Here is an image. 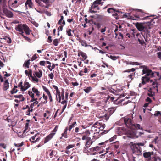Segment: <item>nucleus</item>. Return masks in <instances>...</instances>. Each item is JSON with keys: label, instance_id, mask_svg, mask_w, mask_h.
Returning <instances> with one entry per match:
<instances>
[{"label": "nucleus", "instance_id": "obj_1", "mask_svg": "<svg viewBox=\"0 0 161 161\" xmlns=\"http://www.w3.org/2000/svg\"><path fill=\"white\" fill-rule=\"evenodd\" d=\"M135 25L138 30L142 31L141 34L145 39L143 33L145 35L149 33V30L151 28L150 26L147 23L139 22L136 23Z\"/></svg>", "mask_w": 161, "mask_h": 161}, {"label": "nucleus", "instance_id": "obj_2", "mask_svg": "<svg viewBox=\"0 0 161 161\" xmlns=\"http://www.w3.org/2000/svg\"><path fill=\"white\" fill-rule=\"evenodd\" d=\"M15 30L20 32L19 34L21 35L23 34L24 32H25L26 35H29L30 34L31 30H30L29 28L25 24H19L18 25H16L15 27Z\"/></svg>", "mask_w": 161, "mask_h": 161}, {"label": "nucleus", "instance_id": "obj_3", "mask_svg": "<svg viewBox=\"0 0 161 161\" xmlns=\"http://www.w3.org/2000/svg\"><path fill=\"white\" fill-rule=\"evenodd\" d=\"M133 153L137 155L142 154V149L139 146H137L135 143L131 142L130 144Z\"/></svg>", "mask_w": 161, "mask_h": 161}, {"label": "nucleus", "instance_id": "obj_4", "mask_svg": "<svg viewBox=\"0 0 161 161\" xmlns=\"http://www.w3.org/2000/svg\"><path fill=\"white\" fill-rule=\"evenodd\" d=\"M97 126H99V127H98L99 129L98 130L99 131L98 132L94 133V134L95 135L94 136H96V135L97 134V133H98V134L100 135V133L101 132V131H102L105 127V125L102 122H96L94 125V126L92 127V129L91 130V131H93V130L96 131H97V130L95 129V128L97 127Z\"/></svg>", "mask_w": 161, "mask_h": 161}, {"label": "nucleus", "instance_id": "obj_5", "mask_svg": "<svg viewBox=\"0 0 161 161\" xmlns=\"http://www.w3.org/2000/svg\"><path fill=\"white\" fill-rule=\"evenodd\" d=\"M102 3L101 1H94L89 9L90 12L92 13H96L97 11H95L94 10H99L100 9V8L98 6V5L101 4Z\"/></svg>", "mask_w": 161, "mask_h": 161}, {"label": "nucleus", "instance_id": "obj_6", "mask_svg": "<svg viewBox=\"0 0 161 161\" xmlns=\"http://www.w3.org/2000/svg\"><path fill=\"white\" fill-rule=\"evenodd\" d=\"M133 118L132 114H130L129 115L124 118V122L127 127L130 129L133 124L132 120Z\"/></svg>", "mask_w": 161, "mask_h": 161}, {"label": "nucleus", "instance_id": "obj_7", "mask_svg": "<svg viewBox=\"0 0 161 161\" xmlns=\"http://www.w3.org/2000/svg\"><path fill=\"white\" fill-rule=\"evenodd\" d=\"M13 0H9L8 3V5L9 8L11 10L14 11L16 12H19L18 10H14L12 8H15L18 7L19 6V4L18 3V1L15 0L13 1Z\"/></svg>", "mask_w": 161, "mask_h": 161}, {"label": "nucleus", "instance_id": "obj_8", "mask_svg": "<svg viewBox=\"0 0 161 161\" xmlns=\"http://www.w3.org/2000/svg\"><path fill=\"white\" fill-rule=\"evenodd\" d=\"M137 15L136 16V18L135 19H142V17H144L146 15L148 14L144 12L142 10H139L136 13Z\"/></svg>", "mask_w": 161, "mask_h": 161}, {"label": "nucleus", "instance_id": "obj_9", "mask_svg": "<svg viewBox=\"0 0 161 161\" xmlns=\"http://www.w3.org/2000/svg\"><path fill=\"white\" fill-rule=\"evenodd\" d=\"M155 88H156L157 92H158L157 85H156L155 86L150 88L147 89L148 92L147 93V94L149 97H153L155 95V92H153V89Z\"/></svg>", "mask_w": 161, "mask_h": 161}, {"label": "nucleus", "instance_id": "obj_10", "mask_svg": "<svg viewBox=\"0 0 161 161\" xmlns=\"http://www.w3.org/2000/svg\"><path fill=\"white\" fill-rule=\"evenodd\" d=\"M96 116L99 118H103L106 120L107 115L106 113H105L104 112L100 110L96 114Z\"/></svg>", "mask_w": 161, "mask_h": 161}, {"label": "nucleus", "instance_id": "obj_11", "mask_svg": "<svg viewBox=\"0 0 161 161\" xmlns=\"http://www.w3.org/2000/svg\"><path fill=\"white\" fill-rule=\"evenodd\" d=\"M116 108L115 107H112L108 109L107 114V116L106 118V120L107 121L110 115H111L115 111Z\"/></svg>", "mask_w": 161, "mask_h": 161}, {"label": "nucleus", "instance_id": "obj_12", "mask_svg": "<svg viewBox=\"0 0 161 161\" xmlns=\"http://www.w3.org/2000/svg\"><path fill=\"white\" fill-rule=\"evenodd\" d=\"M136 137V134L133 131H129L126 134V136H124L125 139L133 138Z\"/></svg>", "mask_w": 161, "mask_h": 161}, {"label": "nucleus", "instance_id": "obj_13", "mask_svg": "<svg viewBox=\"0 0 161 161\" xmlns=\"http://www.w3.org/2000/svg\"><path fill=\"white\" fill-rule=\"evenodd\" d=\"M53 87L54 89H55L56 90V100H58V97L59 98V102H61V93L60 92V91L58 89V87L55 85H53Z\"/></svg>", "mask_w": 161, "mask_h": 161}, {"label": "nucleus", "instance_id": "obj_14", "mask_svg": "<svg viewBox=\"0 0 161 161\" xmlns=\"http://www.w3.org/2000/svg\"><path fill=\"white\" fill-rule=\"evenodd\" d=\"M3 12L4 13L6 16L8 18H12L13 16V13L10 11L8 10L7 8L3 9Z\"/></svg>", "mask_w": 161, "mask_h": 161}, {"label": "nucleus", "instance_id": "obj_15", "mask_svg": "<svg viewBox=\"0 0 161 161\" xmlns=\"http://www.w3.org/2000/svg\"><path fill=\"white\" fill-rule=\"evenodd\" d=\"M37 134H36L34 136H32L31 138L29 139V141L32 143H35L36 142L39 141L40 138L39 137L36 138Z\"/></svg>", "mask_w": 161, "mask_h": 161}, {"label": "nucleus", "instance_id": "obj_16", "mask_svg": "<svg viewBox=\"0 0 161 161\" xmlns=\"http://www.w3.org/2000/svg\"><path fill=\"white\" fill-rule=\"evenodd\" d=\"M6 0H0V10L1 8L3 10L7 8Z\"/></svg>", "mask_w": 161, "mask_h": 161}, {"label": "nucleus", "instance_id": "obj_17", "mask_svg": "<svg viewBox=\"0 0 161 161\" xmlns=\"http://www.w3.org/2000/svg\"><path fill=\"white\" fill-rule=\"evenodd\" d=\"M146 74L145 76H149L150 75L153 76H154V73L152 72L151 70L148 69L147 71H145L144 70H142V74Z\"/></svg>", "mask_w": 161, "mask_h": 161}, {"label": "nucleus", "instance_id": "obj_18", "mask_svg": "<svg viewBox=\"0 0 161 161\" xmlns=\"http://www.w3.org/2000/svg\"><path fill=\"white\" fill-rule=\"evenodd\" d=\"M55 135V133H51L47 136L45 139L44 143H46L51 140Z\"/></svg>", "mask_w": 161, "mask_h": 161}, {"label": "nucleus", "instance_id": "obj_19", "mask_svg": "<svg viewBox=\"0 0 161 161\" xmlns=\"http://www.w3.org/2000/svg\"><path fill=\"white\" fill-rule=\"evenodd\" d=\"M109 149V148H107L106 149V152L104 153L101 154L99 156V157L101 158L102 159H105V157H108V155H107V154L109 152V154L110 155L112 154V153L110 152H108V150Z\"/></svg>", "mask_w": 161, "mask_h": 161}, {"label": "nucleus", "instance_id": "obj_20", "mask_svg": "<svg viewBox=\"0 0 161 161\" xmlns=\"http://www.w3.org/2000/svg\"><path fill=\"white\" fill-rule=\"evenodd\" d=\"M92 143L93 142L91 141L90 140L86 141L85 144V146L83 148L84 151H85L86 150L89 149V148L90 147V146L92 144Z\"/></svg>", "mask_w": 161, "mask_h": 161}, {"label": "nucleus", "instance_id": "obj_21", "mask_svg": "<svg viewBox=\"0 0 161 161\" xmlns=\"http://www.w3.org/2000/svg\"><path fill=\"white\" fill-rule=\"evenodd\" d=\"M78 56L80 57L81 56L84 60L86 59L87 58V56L86 54L85 53L81 51L80 50L78 51Z\"/></svg>", "mask_w": 161, "mask_h": 161}, {"label": "nucleus", "instance_id": "obj_22", "mask_svg": "<svg viewBox=\"0 0 161 161\" xmlns=\"http://www.w3.org/2000/svg\"><path fill=\"white\" fill-rule=\"evenodd\" d=\"M60 103H61L63 105V107L62 111L59 114L60 115L64 111V110L66 108L67 104V101L66 100H63L62 101H61Z\"/></svg>", "mask_w": 161, "mask_h": 161}, {"label": "nucleus", "instance_id": "obj_23", "mask_svg": "<svg viewBox=\"0 0 161 161\" xmlns=\"http://www.w3.org/2000/svg\"><path fill=\"white\" fill-rule=\"evenodd\" d=\"M30 85L29 82L25 81L24 83V86L22 87L21 91H24L30 87Z\"/></svg>", "mask_w": 161, "mask_h": 161}, {"label": "nucleus", "instance_id": "obj_24", "mask_svg": "<svg viewBox=\"0 0 161 161\" xmlns=\"http://www.w3.org/2000/svg\"><path fill=\"white\" fill-rule=\"evenodd\" d=\"M141 79L142 80V84L143 85L145 84L146 82H149L150 80L149 78L146 76H145L142 77Z\"/></svg>", "mask_w": 161, "mask_h": 161}, {"label": "nucleus", "instance_id": "obj_25", "mask_svg": "<svg viewBox=\"0 0 161 161\" xmlns=\"http://www.w3.org/2000/svg\"><path fill=\"white\" fill-rule=\"evenodd\" d=\"M42 75V71L40 69H38V71H35L34 72V75H36V76L38 78H40Z\"/></svg>", "mask_w": 161, "mask_h": 161}, {"label": "nucleus", "instance_id": "obj_26", "mask_svg": "<svg viewBox=\"0 0 161 161\" xmlns=\"http://www.w3.org/2000/svg\"><path fill=\"white\" fill-rule=\"evenodd\" d=\"M153 154V152H144L143 154V156L144 157L146 158H148L151 157L152 155Z\"/></svg>", "mask_w": 161, "mask_h": 161}, {"label": "nucleus", "instance_id": "obj_27", "mask_svg": "<svg viewBox=\"0 0 161 161\" xmlns=\"http://www.w3.org/2000/svg\"><path fill=\"white\" fill-rule=\"evenodd\" d=\"M107 12L108 13H113L115 12H121L118 9H114L113 8H108L107 9ZM122 13V12H121Z\"/></svg>", "mask_w": 161, "mask_h": 161}, {"label": "nucleus", "instance_id": "obj_28", "mask_svg": "<svg viewBox=\"0 0 161 161\" xmlns=\"http://www.w3.org/2000/svg\"><path fill=\"white\" fill-rule=\"evenodd\" d=\"M9 87V83L8 80L7 79L4 83L3 90L4 91H6L8 88Z\"/></svg>", "mask_w": 161, "mask_h": 161}, {"label": "nucleus", "instance_id": "obj_29", "mask_svg": "<svg viewBox=\"0 0 161 161\" xmlns=\"http://www.w3.org/2000/svg\"><path fill=\"white\" fill-rule=\"evenodd\" d=\"M76 125V121H75L73 122L71 125H70L69 127H66V128H67V129L70 132L71 131L72 129Z\"/></svg>", "mask_w": 161, "mask_h": 161}, {"label": "nucleus", "instance_id": "obj_30", "mask_svg": "<svg viewBox=\"0 0 161 161\" xmlns=\"http://www.w3.org/2000/svg\"><path fill=\"white\" fill-rule=\"evenodd\" d=\"M27 5H28L29 8H33V4L31 1V0H27L25 3V6H26Z\"/></svg>", "mask_w": 161, "mask_h": 161}, {"label": "nucleus", "instance_id": "obj_31", "mask_svg": "<svg viewBox=\"0 0 161 161\" xmlns=\"http://www.w3.org/2000/svg\"><path fill=\"white\" fill-rule=\"evenodd\" d=\"M28 75V76L29 79H30V77L31 78L32 82H38L39 80L35 76H33L32 74H30Z\"/></svg>", "mask_w": 161, "mask_h": 161}, {"label": "nucleus", "instance_id": "obj_32", "mask_svg": "<svg viewBox=\"0 0 161 161\" xmlns=\"http://www.w3.org/2000/svg\"><path fill=\"white\" fill-rule=\"evenodd\" d=\"M68 130L67 129V128H65L64 129V132L62 133L61 134L62 136L60 138V139H62L63 137L66 138L68 137L67 132Z\"/></svg>", "mask_w": 161, "mask_h": 161}, {"label": "nucleus", "instance_id": "obj_33", "mask_svg": "<svg viewBox=\"0 0 161 161\" xmlns=\"http://www.w3.org/2000/svg\"><path fill=\"white\" fill-rule=\"evenodd\" d=\"M126 64L127 65L130 64V65H140L142 64V63H139L138 62H129L127 61H126L125 62Z\"/></svg>", "mask_w": 161, "mask_h": 161}, {"label": "nucleus", "instance_id": "obj_34", "mask_svg": "<svg viewBox=\"0 0 161 161\" xmlns=\"http://www.w3.org/2000/svg\"><path fill=\"white\" fill-rule=\"evenodd\" d=\"M77 40L79 41V42L80 43H81V45L82 46H84L85 47L88 46V45H87L86 41L80 39L79 38L78 39H77Z\"/></svg>", "mask_w": 161, "mask_h": 161}, {"label": "nucleus", "instance_id": "obj_35", "mask_svg": "<svg viewBox=\"0 0 161 161\" xmlns=\"http://www.w3.org/2000/svg\"><path fill=\"white\" fill-rule=\"evenodd\" d=\"M101 149V148L100 147L97 146L95 147H93L90 148H89V149H88L90 150V151L94 152L99 151V150H100Z\"/></svg>", "mask_w": 161, "mask_h": 161}, {"label": "nucleus", "instance_id": "obj_36", "mask_svg": "<svg viewBox=\"0 0 161 161\" xmlns=\"http://www.w3.org/2000/svg\"><path fill=\"white\" fill-rule=\"evenodd\" d=\"M32 91L34 92L36 94V95L38 97H39V96L40 95V92L38 89L34 87L32 88Z\"/></svg>", "mask_w": 161, "mask_h": 161}, {"label": "nucleus", "instance_id": "obj_37", "mask_svg": "<svg viewBox=\"0 0 161 161\" xmlns=\"http://www.w3.org/2000/svg\"><path fill=\"white\" fill-rule=\"evenodd\" d=\"M82 129L80 127H75V132L76 133H78L79 134H82V132L81 131Z\"/></svg>", "mask_w": 161, "mask_h": 161}, {"label": "nucleus", "instance_id": "obj_38", "mask_svg": "<svg viewBox=\"0 0 161 161\" xmlns=\"http://www.w3.org/2000/svg\"><path fill=\"white\" fill-rule=\"evenodd\" d=\"M30 59H29L27 61H25L24 63L23 64V66L24 67H25L29 68V65L30 64Z\"/></svg>", "mask_w": 161, "mask_h": 161}, {"label": "nucleus", "instance_id": "obj_39", "mask_svg": "<svg viewBox=\"0 0 161 161\" xmlns=\"http://www.w3.org/2000/svg\"><path fill=\"white\" fill-rule=\"evenodd\" d=\"M92 89V88L91 87L89 86L84 89L83 90L86 93H89Z\"/></svg>", "mask_w": 161, "mask_h": 161}, {"label": "nucleus", "instance_id": "obj_40", "mask_svg": "<svg viewBox=\"0 0 161 161\" xmlns=\"http://www.w3.org/2000/svg\"><path fill=\"white\" fill-rule=\"evenodd\" d=\"M140 125L139 124H133L132 127L130 128L131 129H140Z\"/></svg>", "mask_w": 161, "mask_h": 161}, {"label": "nucleus", "instance_id": "obj_41", "mask_svg": "<svg viewBox=\"0 0 161 161\" xmlns=\"http://www.w3.org/2000/svg\"><path fill=\"white\" fill-rule=\"evenodd\" d=\"M60 41V39H56L53 40V44L55 46H57Z\"/></svg>", "mask_w": 161, "mask_h": 161}, {"label": "nucleus", "instance_id": "obj_42", "mask_svg": "<svg viewBox=\"0 0 161 161\" xmlns=\"http://www.w3.org/2000/svg\"><path fill=\"white\" fill-rule=\"evenodd\" d=\"M17 88V86H14V88L12 89L11 91L10 92L12 94H13L14 93H16L18 90L16 89Z\"/></svg>", "mask_w": 161, "mask_h": 161}, {"label": "nucleus", "instance_id": "obj_43", "mask_svg": "<svg viewBox=\"0 0 161 161\" xmlns=\"http://www.w3.org/2000/svg\"><path fill=\"white\" fill-rule=\"evenodd\" d=\"M57 152L55 150H52L50 153L49 154V156L51 158H52L53 155H54V156H56V155H57Z\"/></svg>", "mask_w": 161, "mask_h": 161}, {"label": "nucleus", "instance_id": "obj_44", "mask_svg": "<svg viewBox=\"0 0 161 161\" xmlns=\"http://www.w3.org/2000/svg\"><path fill=\"white\" fill-rule=\"evenodd\" d=\"M42 87L43 90L46 92L47 95L51 93L49 90L46 86L42 85Z\"/></svg>", "mask_w": 161, "mask_h": 161}, {"label": "nucleus", "instance_id": "obj_45", "mask_svg": "<svg viewBox=\"0 0 161 161\" xmlns=\"http://www.w3.org/2000/svg\"><path fill=\"white\" fill-rule=\"evenodd\" d=\"M43 98L45 100V101L43 102L42 101V103L43 104H45L47 103V99L48 98L47 97V96L45 94H43L42 96Z\"/></svg>", "mask_w": 161, "mask_h": 161}, {"label": "nucleus", "instance_id": "obj_46", "mask_svg": "<svg viewBox=\"0 0 161 161\" xmlns=\"http://www.w3.org/2000/svg\"><path fill=\"white\" fill-rule=\"evenodd\" d=\"M82 140H86V141L87 140H91L90 137H88L87 135H84L82 136Z\"/></svg>", "mask_w": 161, "mask_h": 161}, {"label": "nucleus", "instance_id": "obj_47", "mask_svg": "<svg viewBox=\"0 0 161 161\" xmlns=\"http://www.w3.org/2000/svg\"><path fill=\"white\" fill-rule=\"evenodd\" d=\"M138 41H139V44L142 45H143L144 44H146L144 40L142 38H139L138 39Z\"/></svg>", "mask_w": 161, "mask_h": 161}, {"label": "nucleus", "instance_id": "obj_48", "mask_svg": "<svg viewBox=\"0 0 161 161\" xmlns=\"http://www.w3.org/2000/svg\"><path fill=\"white\" fill-rule=\"evenodd\" d=\"M38 56V55L36 53L34 54L31 58V61H32L36 59L37 58V56Z\"/></svg>", "mask_w": 161, "mask_h": 161}, {"label": "nucleus", "instance_id": "obj_49", "mask_svg": "<svg viewBox=\"0 0 161 161\" xmlns=\"http://www.w3.org/2000/svg\"><path fill=\"white\" fill-rule=\"evenodd\" d=\"M38 101H36L35 102H33V103H31L30 105V107L31 108H33V107L36 105L38 104Z\"/></svg>", "mask_w": 161, "mask_h": 161}, {"label": "nucleus", "instance_id": "obj_50", "mask_svg": "<svg viewBox=\"0 0 161 161\" xmlns=\"http://www.w3.org/2000/svg\"><path fill=\"white\" fill-rule=\"evenodd\" d=\"M72 30L70 29H68L66 30V33L69 36H72V35L71 34V31Z\"/></svg>", "mask_w": 161, "mask_h": 161}, {"label": "nucleus", "instance_id": "obj_51", "mask_svg": "<svg viewBox=\"0 0 161 161\" xmlns=\"http://www.w3.org/2000/svg\"><path fill=\"white\" fill-rule=\"evenodd\" d=\"M28 94L31 97V98H33L34 97V94L32 92L30 91H28Z\"/></svg>", "mask_w": 161, "mask_h": 161}, {"label": "nucleus", "instance_id": "obj_52", "mask_svg": "<svg viewBox=\"0 0 161 161\" xmlns=\"http://www.w3.org/2000/svg\"><path fill=\"white\" fill-rule=\"evenodd\" d=\"M21 35L26 41H28L29 42H31V39L30 38L25 36L23 34V35Z\"/></svg>", "mask_w": 161, "mask_h": 161}, {"label": "nucleus", "instance_id": "obj_53", "mask_svg": "<svg viewBox=\"0 0 161 161\" xmlns=\"http://www.w3.org/2000/svg\"><path fill=\"white\" fill-rule=\"evenodd\" d=\"M14 146L17 147H22L23 145V142H22L20 143H18V144H16L15 143H14Z\"/></svg>", "mask_w": 161, "mask_h": 161}, {"label": "nucleus", "instance_id": "obj_54", "mask_svg": "<svg viewBox=\"0 0 161 161\" xmlns=\"http://www.w3.org/2000/svg\"><path fill=\"white\" fill-rule=\"evenodd\" d=\"M93 24L95 25L97 27V28L98 29H99L100 28V27H101V25H100V24L99 23H98V22H94L93 23Z\"/></svg>", "mask_w": 161, "mask_h": 161}, {"label": "nucleus", "instance_id": "obj_55", "mask_svg": "<svg viewBox=\"0 0 161 161\" xmlns=\"http://www.w3.org/2000/svg\"><path fill=\"white\" fill-rule=\"evenodd\" d=\"M75 145L74 144H70L69 145L66 147V149L68 150L71 148H72L75 147Z\"/></svg>", "mask_w": 161, "mask_h": 161}, {"label": "nucleus", "instance_id": "obj_56", "mask_svg": "<svg viewBox=\"0 0 161 161\" xmlns=\"http://www.w3.org/2000/svg\"><path fill=\"white\" fill-rule=\"evenodd\" d=\"M151 16H147L146 15L145 17L142 18V20H144L146 19H150V17Z\"/></svg>", "mask_w": 161, "mask_h": 161}, {"label": "nucleus", "instance_id": "obj_57", "mask_svg": "<svg viewBox=\"0 0 161 161\" xmlns=\"http://www.w3.org/2000/svg\"><path fill=\"white\" fill-rule=\"evenodd\" d=\"M47 95L49 97V101H50V103L52 102H53V100L52 99V96L51 94V93H50L49 94H48V95Z\"/></svg>", "mask_w": 161, "mask_h": 161}, {"label": "nucleus", "instance_id": "obj_58", "mask_svg": "<svg viewBox=\"0 0 161 161\" xmlns=\"http://www.w3.org/2000/svg\"><path fill=\"white\" fill-rule=\"evenodd\" d=\"M58 128V126L56 125L54 128L53 129V130L52 131V133H55L56 134V132L57 131V129Z\"/></svg>", "mask_w": 161, "mask_h": 161}, {"label": "nucleus", "instance_id": "obj_59", "mask_svg": "<svg viewBox=\"0 0 161 161\" xmlns=\"http://www.w3.org/2000/svg\"><path fill=\"white\" fill-rule=\"evenodd\" d=\"M101 132L100 133V136L101 135H103V134H105L108 133V131L106 130H102Z\"/></svg>", "mask_w": 161, "mask_h": 161}, {"label": "nucleus", "instance_id": "obj_60", "mask_svg": "<svg viewBox=\"0 0 161 161\" xmlns=\"http://www.w3.org/2000/svg\"><path fill=\"white\" fill-rule=\"evenodd\" d=\"M52 37L51 36H48L47 40V42L49 43H51L52 42Z\"/></svg>", "mask_w": 161, "mask_h": 161}, {"label": "nucleus", "instance_id": "obj_61", "mask_svg": "<svg viewBox=\"0 0 161 161\" xmlns=\"http://www.w3.org/2000/svg\"><path fill=\"white\" fill-rule=\"evenodd\" d=\"M28 125H29V123H26L25 124V129L23 131V134L24 133H25V131H26V130H27L28 128Z\"/></svg>", "mask_w": 161, "mask_h": 161}, {"label": "nucleus", "instance_id": "obj_62", "mask_svg": "<svg viewBox=\"0 0 161 161\" xmlns=\"http://www.w3.org/2000/svg\"><path fill=\"white\" fill-rule=\"evenodd\" d=\"M113 146L114 147V148L116 149L118 148L119 147V143L118 142L117 143L115 144H114L113 145Z\"/></svg>", "mask_w": 161, "mask_h": 161}, {"label": "nucleus", "instance_id": "obj_63", "mask_svg": "<svg viewBox=\"0 0 161 161\" xmlns=\"http://www.w3.org/2000/svg\"><path fill=\"white\" fill-rule=\"evenodd\" d=\"M39 64L41 66H44L45 64V61H40L39 62Z\"/></svg>", "mask_w": 161, "mask_h": 161}, {"label": "nucleus", "instance_id": "obj_64", "mask_svg": "<svg viewBox=\"0 0 161 161\" xmlns=\"http://www.w3.org/2000/svg\"><path fill=\"white\" fill-rule=\"evenodd\" d=\"M48 76L51 79H53L54 77V75L53 73L51 72L48 75Z\"/></svg>", "mask_w": 161, "mask_h": 161}]
</instances>
